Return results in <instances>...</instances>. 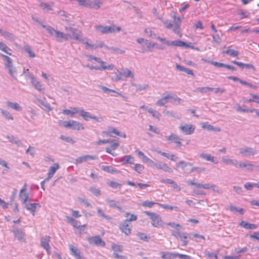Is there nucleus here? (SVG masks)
Listing matches in <instances>:
<instances>
[{"label":"nucleus","instance_id":"1","mask_svg":"<svg viewBox=\"0 0 259 259\" xmlns=\"http://www.w3.org/2000/svg\"><path fill=\"white\" fill-rule=\"evenodd\" d=\"M144 213L150 217L151 225L153 227L155 228L163 227V225L165 223L159 214L147 211H144Z\"/></svg>","mask_w":259,"mask_h":259},{"label":"nucleus","instance_id":"2","mask_svg":"<svg viewBox=\"0 0 259 259\" xmlns=\"http://www.w3.org/2000/svg\"><path fill=\"white\" fill-rule=\"evenodd\" d=\"M173 19L175 22L174 24L172 21L168 20L164 21L163 23L166 28L172 29L175 32L180 33L179 29L181 23V20L180 17H177L175 15L173 16Z\"/></svg>","mask_w":259,"mask_h":259},{"label":"nucleus","instance_id":"3","mask_svg":"<svg viewBox=\"0 0 259 259\" xmlns=\"http://www.w3.org/2000/svg\"><path fill=\"white\" fill-rule=\"evenodd\" d=\"M171 100L174 102L180 103L181 99L177 97H174L172 94L168 93L165 96L157 100L156 104L158 106H164L168 102V100Z\"/></svg>","mask_w":259,"mask_h":259},{"label":"nucleus","instance_id":"4","mask_svg":"<svg viewBox=\"0 0 259 259\" xmlns=\"http://www.w3.org/2000/svg\"><path fill=\"white\" fill-rule=\"evenodd\" d=\"M60 124L66 128H70L74 130L79 131L84 128L82 124L75 120L61 121Z\"/></svg>","mask_w":259,"mask_h":259},{"label":"nucleus","instance_id":"5","mask_svg":"<svg viewBox=\"0 0 259 259\" xmlns=\"http://www.w3.org/2000/svg\"><path fill=\"white\" fill-rule=\"evenodd\" d=\"M102 134L104 135L111 137H116L117 136L121 137L122 138H126V135L124 133H120L117 129L114 128L112 126L108 127V131H103Z\"/></svg>","mask_w":259,"mask_h":259},{"label":"nucleus","instance_id":"6","mask_svg":"<svg viewBox=\"0 0 259 259\" xmlns=\"http://www.w3.org/2000/svg\"><path fill=\"white\" fill-rule=\"evenodd\" d=\"M85 46L87 49L93 50L98 48H101L104 46L103 42L101 41H97L96 44L90 43L87 38L83 39V41H80Z\"/></svg>","mask_w":259,"mask_h":259},{"label":"nucleus","instance_id":"7","mask_svg":"<svg viewBox=\"0 0 259 259\" xmlns=\"http://www.w3.org/2000/svg\"><path fill=\"white\" fill-rule=\"evenodd\" d=\"M111 249L113 251L114 257L117 259H126L125 255H119L118 253L122 251V246L120 245L113 243L111 245Z\"/></svg>","mask_w":259,"mask_h":259},{"label":"nucleus","instance_id":"8","mask_svg":"<svg viewBox=\"0 0 259 259\" xmlns=\"http://www.w3.org/2000/svg\"><path fill=\"white\" fill-rule=\"evenodd\" d=\"M177 167H181L183 171L185 173L189 174L194 171L193 164L191 163L186 162L184 161H181L176 164Z\"/></svg>","mask_w":259,"mask_h":259},{"label":"nucleus","instance_id":"9","mask_svg":"<svg viewBox=\"0 0 259 259\" xmlns=\"http://www.w3.org/2000/svg\"><path fill=\"white\" fill-rule=\"evenodd\" d=\"M179 129L186 135H191L195 131V126L191 124H184L179 126Z\"/></svg>","mask_w":259,"mask_h":259},{"label":"nucleus","instance_id":"10","mask_svg":"<svg viewBox=\"0 0 259 259\" xmlns=\"http://www.w3.org/2000/svg\"><path fill=\"white\" fill-rule=\"evenodd\" d=\"M50 241L51 237L49 236H45L40 238V246L46 250L48 254L51 253Z\"/></svg>","mask_w":259,"mask_h":259},{"label":"nucleus","instance_id":"11","mask_svg":"<svg viewBox=\"0 0 259 259\" xmlns=\"http://www.w3.org/2000/svg\"><path fill=\"white\" fill-rule=\"evenodd\" d=\"M88 240L90 244L92 245H95L102 247H104L105 246V242L103 241L102 239L98 236L90 237L88 239Z\"/></svg>","mask_w":259,"mask_h":259},{"label":"nucleus","instance_id":"12","mask_svg":"<svg viewBox=\"0 0 259 259\" xmlns=\"http://www.w3.org/2000/svg\"><path fill=\"white\" fill-rule=\"evenodd\" d=\"M166 139L167 141L171 143H175L178 147L182 146V139L177 135L171 134L169 136L166 137Z\"/></svg>","mask_w":259,"mask_h":259},{"label":"nucleus","instance_id":"13","mask_svg":"<svg viewBox=\"0 0 259 259\" xmlns=\"http://www.w3.org/2000/svg\"><path fill=\"white\" fill-rule=\"evenodd\" d=\"M121 231L126 235L131 234V225L127 221H124L119 226Z\"/></svg>","mask_w":259,"mask_h":259},{"label":"nucleus","instance_id":"14","mask_svg":"<svg viewBox=\"0 0 259 259\" xmlns=\"http://www.w3.org/2000/svg\"><path fill=\"white\" fill-rule=\"evenodd\" d=\"M97 159V157L94 155H85L82 156H80L77 158L75 160V164H80L83 162H86L87 161L95 160Z\"/></svg>","mask_w":259,"mask_h":259},{"label":"nucleus","instance_id":"15","mask_svg":"<svg viewBox=\"0 0 259 259\" xmlns=\"http://www.w3.org/2000/svg\"><path fill=\"white\" fill-rule=\"evenodd\" d=\"M69 249L70 250L71 254L73 255L76 259H87L81 255L80 251L74 246L72 244L69 245Z\"/></svg>","mask_w":259,"mask_h":259},{"label":"nucleus","instance_id":"16","mask_svg":"<svg viewBox=\"0 0 259 259\" xmlns=\"http://www.w3.org/2000/svg\"><path fill=\"white\" fill-rule=\"evenodd\" d=\"M27 188L26 186L24 185L20 190L19 193V198L22 200L23 203L25 204L28 200L29 196L28 193L26 192Z\"/></svg>","mask_w":259,"mask_h":259},{"label":"nucleus","instance_id":"17","mask_svg":"<svg viewBox=\"0 0 259 259\" xmlns=\"http://www.w3.org/2000/svg\"><path fill=\"white\" fill-rule=\"evenodd\" d=\"M134 160L135 158L134 156L128 155L121 157L119 159V161L121 162L122 165L127 164H134Z\"/></svg>","mask_w":259,"mask_h":259},{"label":"nucleus","instance_id":"18","mask_svg":"<svg viewBox=\"0 0 259 259\" xmlns=\"http://www.w3.org/2000/svg\"><path fill=\"white\" fill-rule=\"evenodd\" d=\"M167 45L168 46H176L180 47L189 48L190 46L184 41L180 40H176L167 42Z\"/></svg>","mask_w":259,"mask_h":259},{"label":"nucleus","instance_id":"19","mask_svg":"<svg viewBox=\"0 0 259 259\" xmlns=\"http://www.w3.org/2000/svg\"><path fill=\"white\" fill-rule=\"evenodd\" d=\"M69 31L71 32V37L79 41H83V39L80 37L81 31L72 28H69Z\"/></svg>","mask_w":259,"mask_h":259},{"label":"nucleus","instance_id":"20","mask_svg":"<svg viewBox=\"0 0 259 259\" xmlns=\"http://www.w3.org/2000/svg\"><path fill=\"white\" fill-rule=\"evenodd\" d=\"M172 235L175 237L178 236L180 240L182 242V245L183 246H186L188 244V236L186 234L179 232L177 234L173 233Z\"/></svg>","mask_w":259,"mask_h":259},{"label":"nucleus","instance_id":"21","mask_svg":"<svg viewBox=\"0 0 259 259\" xmlns=\"http://www.w3.org/2000/svg\"><path fill=\"white\" fill-rule=\"evenodd\" d=\"M154 166L159 169L163 170L165 171L172 172V170L170 168L166 163L163 162H160L159 163H152Z\"/></svg>","mask_w":259,"mask_h":259},{"label":"nucleus","instance_id":"22","mask_svg":"<svg viewBox=\"0 0 259 259\" xmlns=\"http://www.w3.org/2000/svg\"><path fill=\"white\" fill-rule=\"evenodd\" d=\"M59 167L60 166L58 163H55L53 166H51L49 168V172L48 173V177L46 179L49 180L51 179Z\"/></svg>","mask_w":259,"mask_h":259},{"label":"nucleus","instance_id":"23","mask_svg":"<svg viewBox=\"0 0 259 259\" xmlns=\"http://www.w3.org/2000/svg\"><path fill=\"white\" fill-rule=\"evenodd\" d=\"M0 55L6 61L7 63L6 64V66L9 69L10 74L13 75V69L12 67V62L11 59L9 57L3 54H0Z\"/></svg>","mask_w":259,"mask_h":259},{"label":"nucleus","instance_id":"24","mask_svg":"<svg viewBox=\"0 0 259 259\" xmlns=\"http://www.w3.org/2000/svg\"><path fill=\"white\" fill-rule=\"evenodd\" d=\"M228 78L229 79L232 80H233L234 81H238L240 83H241L242 84L246 85L247 86L249 87L250 88H253V89H254L257 88V87L256 85H252L251 83H248V82H247L245 81L239 79V78H238L237 77L230 76H228Z\"/></svg>","mask_w":259,"mask_h":259},{"label":"nucleus","instance_id":"25","mask_svg":"<svg viewBox=\"0 0 259 259\" xmlns=\"http://www.w3.org/2000/svg\"><path fill=\"white\" fill-rule=\"evenodd\" d=\"M78 113H79L80 115L85 120H88L89 119H93L97 121L98 120V117L90 115V113L89 112L85 111L83 110L79 109Z\"/></svg>","mask_w":259,"mask_h":259},{"label":"nucleus","instance_id":"26","mask_svg":"<svg viewBox=\"0 0 259 259\" xmlns=\"http://www.w3.org/2000/svg\"><path fill=\"white\" fill-rule=\"evenodd\" d=\"M55 36L57 40L60 41L67 40L70 37L68 34H65L59 31L56 32Z\"/></svg>","mask_w":259,"mask_h":259},{"label":"nucleus","instance_id":"27","mask_svg":"<svg viewBox=\"0 0 259 259\" xmlns=\"http://www.w3.org/2000/svg\"><path fill=\"white\" fill-rule=\"evenodd\" d=\"M112 144L108 147L106 148V151L108 153L111 154L113 156H115L114 153H112V151L115 150L119 146V144L117 142H111Z\"/></svg>","mask_w":259,"mask_h":259},{"label":"nucleus","instance_id":"28","mask_svg":"<svg viewBox=\"0 0 259 259\" xmlns=\"http://www.w3.org/2000/svg\"><path fill=\"white\" fill-rule=\"evenodd\" d=\"M176 252H161V257L163 259H174L176 258Z\"/></svg>","mask_w":259,"mask_h":259},{"label":"nucleus","instance_id":"29","mask_svg":"<svg viewBox=\"0 0 259 259\" xmlns=\"http://www.w3.org/2000/svg\"><path fill=\"white\" fill-rule=\"evenodd\" d=\"M15 237L20 241H24V233L21 229H16L14 231Z\"/></svg>","mask_w":259,"mask_h":259},{"label":"nucleus","instance_id":"30","mask_svg":"<svg viewBox=\"0 0 259 259\" xmlns=\"http://www.w3.org/2000/svg\"><path fill=\"white\" fill-rule=\"evenodd\" d=\"M79 112V109L77 107H74L71 110L64 109L62 113L67 115L73 116L75 114Z\"/></svg>","mask_w":259,"mask_h":259},{"label":"nucleus","instance_id":"31","mask_svg":"<svg viewBox=\"0 0 259 259\" xmlns=\"http://www.w3.org/2000/svg\"><path fill=\"white\" fill-rule=\"evenodd\" d=\"M102 169L105 171H106L107 172L110 173V174H113V173H116V174H119L120 172V171L117 169H115L113 167L109 166V165H106V166H102Z\"/></svg>","mask_w":259,"mask_h":259},{"label":"nucleus","instance_id":"32","mask_svg":"<svg viewBox=\"0 0 259 259\" xmlns=\"http://www.w3.org/2000/svg\"><path fill=\"white\" fill-rule=\"evenodd\" d=\"M202 127L204 129H206L208 131H214L215 132H220V128L218 127H213L211 125L206 123L203 122L202 123Z\"/></svg>","mask_w":259,"mask_h":259},{"label":"nucleus","instance_id":"33","mask_svg":"<svg viewBox=\"0 0 259 259\" xmlns=\"http://www.w3.org/2000/svg\"><path fill=\"white\" fill-rule=\"evenodd\" d=\"M239 225L246 229H255L257 228L256 225L249 224L243 221L240 223Z\"/></svg>","mask_w":259,"mask_h":259},{"label":"nucleus","instance_id":"34","mask_svg":"<svg viewBox=\"0 0 259 259\" xmlns=\"http://www.w3.org/2000/svg\"><path fill=\"white\" fill-rule=\"evenodd\" d=\"M136 152L137 153L139 157H141L143 161H144L145 162H148L149 163H154V161L150 159V158H149L148 157H147L142 151L139 150H136Z\"/></svg>","mask_w":259,"mask_h":259},{"label":"nucleus","instance_id":"35","mask_svg":"<svg viewBox=\"0 0 259 259\" xmlns=\"http://www.w3.org/2000/svg\"><path fill=\"white\" fill-rule=\"evenodd\" d=\"M37 206H39V205L38 203H30L26 205V208L27 210L31 211L33 215H34L35 209Z\"/></svg>","mask_w":259,"mask_h":259},{"label":"nucleus","instance_id":"36","mask_svg":"<svg viewBox=\"0 0 259 259\" xmlns=\"http://www.w3.org/2000/svg\"><path fill=\"white\" fill-rule=\"evenodd\" d=\"M0 33L5 38L10 39L11 40H14V36L12 33H11L7 31H3L0 29Z\"/></svg>","mask_w":259,"mask_h":259},{"label":"nucleus","instance_id":"37","mask_svg":"<svg viewBox=\"0 0 259 259\" xmlns=\"http://www.w3.org/2000/svg\"><path fill=\"white\" fill-rule=\"evenodd\" d=\"M202 60L206 63L210 64L217 67H225V64H224L222 63H219V62H217L215 61H210V60H206V59H202Z\"/></svg>","mask_w":259,"mask_h":259},{"label":"nucleus","instance_id":"38","mask_svg":"<svg viewBox=\"0 0 259 259\" xmlns=\"http://www.w3.org/2000/svg\"><path fill=\"white\" fill-rule=\"evenodd\" d=\"M200 156L201 158H202L203 159H204L207 161H210L214 163H218V161L215 160L214 157L213 156H212L210 154H201Z\"/></svg>","mask_w":259,"mask_h":259},{"label":"nucleus","instance_id":"39","mask_svg":"<svg viewBox=\"0 0 259 259\" xmlns=\"http://www.w3.org/2000/svg\"><path fill=\"white\" fill-rule=\"evenodd\" d=\"M223 53L228 54L230 56L234 57H237L239 54V53L237 51L230 49V47H228L227 50L223 51Z\"/></svg>","mask_w":259,"mask_h":259},{"label":"nucleus","instance_id":"40","mask_svg":"<svg viewBox=\"0 0 259 259\" xmlns=\"http://www.w3.org/2000/svg\"><path fill=\"white\" fill-rule=\"evenodd\" d=\"M158 206L162 208H164L165 209H168L170 210H175L176 211H178L179 210V208L177 206H173L171 205H169L165 204H162V203H157Z\"/></svg>","mask_w":259,"mask_h":259},{"label":"nucleus","instance_id":"41","mask_svg":"<svg viewBox=\"0 0 259 259\" xmlns=\"http://www.w3.org/2000/svg\"><path fill=\"white\" fill-rule=\"evenodd\" d=\"M0 50L9 55H12L11 53L10 52L11 51V49L3 42H0Z\"/></svg>","mask_w":259,"mask_h":259},{"label":"nucleus","instance_id":"42","mask_svg":"<svg viewBox=\"0 0 259 259\" xmlns=\"http://www.w3.org/2000/svg\"><path fill=\"white\" fill-rule=\"evenodd\" d=\"M7 105L8 107L17 111H19L21 109V107L17 103L8 102H7Z\"/></svg>","mask_w":259,"mask_h":259},{"label":"nucleus","instance_id":"43","mask_svg":"<svg viewBox=\"0 0 259 259\" xmlns=\"http://www.w3.org/2000/svg\"><path fill=\"white\" fill-rule=\"evenodd\" d=\"M148 112L153 117L159 119L161 114L158 111H157L155 109L149 108L148 109Z\"/></svg>","mask_w":259,"mask_h":259},{"label":"nucleus","instance_id":"44","mask_svg":"<svg viewBox=\"0 0 259 259\" xmlns=\"http://www.w3.org/2000/svg\"><path fill=\"white\" fill-rule=\"evenodd\" d=\"M54 6V3L51 2L49 4L45 3H41L40 6L44 9L47 11H51L52 10V7Z\"/></svg>","mask_w":259,"mask_h":259},{"label":"nucleus","instance_id":"45","mask_svg":"<svg viewBox=\"0 0 259 259\" xmlns=\"http://www.w3.org/2000/svg\"><path fill=\"white\" fill-rule=\"evenodd\" d=\"M108 33H114L116 31H119L121 30V28L119 26H115L114 25H111L107 26Z\"/></svg>","mask_w":259,"mask_h":259},{"label":"nucleus","instance_id":"46","mask_svg":"<svg viewBox=\"0 0 259 259\" xmlns=\"http://www.w3.org/2000/svg\"><path fill=\"white\" fill-rule=\"evenodd\" d=\"M125 217L127 218V219L125 221H127V222L135 221L137 220V216L134 214H131L129 212H126L125 213Z\"/></svg>","mask_w":259,"mask_h":259},{"label":"nucleus","instance_id":"47","mask_svg":"<svg viewBox=\"0 0 259 259\" xmlns=\"http://www.w3.org/2000/svg\"><path fill=\"white\" fill-rule=\"evenodd\" d=\"M158 203L146 200L141 203V205L144 207L151 208L155 204H157Z\"/></svg>","mask_w":259,"mask_h":259},{"label":"nucleus","instance_id":"48","mask_svg":"<svg viewBox=\"0 0 259 259\" xmlns=\"http://www.w3.org/2000/svg\"><path fill=\"white\" fill-rule=\"evenodd\" d=\"M95 29L97 31L100 32L103 34H108L107 26H104L101 25H96Z\"/></svg>","mask_w":259,"mask_h":259},{"label":"nucleus","instance_id":"49","mask_svg":"<svg viewBox=\"0 0 259 259\" xmlns=\"http://www.w3.org/2000/svg\"><path fill=\"white\" fill-rule=\"evenodd\" d=\"M145 167L144 165L136 163L134 165V170L139 174H141L144 169Z\"/></svg>","mask_w":259,"mask_h":259},{"label":"nucleus","instance_id":"50","mask_svg":"<svg viewBox=\"0 0 259 259\" xmlns=\"http://www.w3.org/2000/svg\"><path fill=\"white\" fill-rule=\"evenodd\" d=\"M229 209L230 211L233 212H239L241 214H243L244 213V210L242 208H238L233 205H230L229 206Z\"/></svg>","mask_w":259,"mask_h":259},{"label":"nucleus","instance_id":"51","mask_svg":"<svg viewBox=\"0 0 259 259\" xmlns=\"http://www.w3.org/2000/svg\"><path fill=\"white\" fill-rule=\"evenodd\" d=\"M72 226L76 229H83V230H85L86 225H80L79 222L76 220H74L73 224H72Z\"/></svg>","mask_w":259,"mask_h":259},{"label":"nucleus","instance_id":"52","mask_svg":"<svg viewBox=\"0 0 259 259\" xmlns=\"http://www.w3.org/2000/svg\"><path fill=\"white\" fill-rule=\"evenodd\" d=\"M240 152L242 154L246 155H253L254 154V152L253 151V150L251 149L248 148L241 150Z\"/></svg>","mask_w":259,"mask_h":259},{"label":"nucleus","instance_id":"53","mask_svg":"<svg viewBox=\"0 0 259 259\" xmlns=\"http://www.w3.org/2000/svg\"><path fill=\"white\" fill-rule=\"evenodd\" d=\"M32 84L34 85V87H35V88L36 89H37L38 91H40L42 90V88L41 84L40 83V82L38 81L36 79H35L34 78L33 79Z\"/></svg>","mask_w":259,"mask_h":259},{"label":"nucleus","instance_id":"54","mask_svg":"<svg viewBox=\"0 0 259 259\" xmlns=\"http://www.w3.org/2000/svg\"><path fill=\"white\" fill-rule=\"evenodd\" d=\"M108 185L112 188L117 189L121 188V184L115 181H110L108 182Z\"/></svg>","mask_w":259,"mask_h":259},{"label":"nucleus","instance_id":"55","mask_svg":"<svg viewBox=\"0 0 259 259\" xmlns=\"http://www.w3.org/2000/svg\"><path fill=\"white\" fill-rule=\"evenodd\" d=\"M222 161L226 164H231L235 166L238 165V161L236 160L223 158Z\"/></svg>","mask_w":259,"mask_h":259},{"label":"nucleus","instance_id":"56","mask_svg":"<svg viewBox=\"0 0 259 259\" xmlns=\"http://www.w3.org/2000/svg\"><path fill=\"white\" fill-rule=\"evenodd\" d=\"M90 190L94 195H95L97 197L101 195L100 190L95 187H91L90 188Z\"/></svg>","mask_w":259,"mask_h":259},{"label":"nucleus","instance_id":"57","mask_svg":"<svg viewBox=\"0 0 259 259\" xmlns=\"http://www.w3.org/2000/svg\"><path fill=\"white\" fill-rule=\"evenodd\" d=\"M145 45L149 51H151L155 47L156 44L152 41L146 39Z\"/></svg>","mask_w":259,"mask_h":259},{"label":"nucleus","instance_id":"58","mask_svg":"<svg viewBox=\"0 0 259 259\" xmlns=\"http://www.w3.org/2000/svg\"><path fill=\"white\" fill-rule=\"evenodd\" d=\"M24 49L30 57L34 58L35 56V54L32 51L30 47L29 46H25L24 47Z\"/></svg>","mask_w":259,"mask_h":259},{"label":"nucleus","instance_id":"59","mask_svg":"<svg viewBox=\"0 0 259 259\" xmlns=\"http://www.w3.org/2000/svg\"><path fill=\"white\" fill-rule=\"evenodd\" d=\"M197 187L198 188H202L205 189H213L214 185H210L209 184H197Z\"/></svg>","mask_w":259,"mask_h":259},{"label":"nucleus","instance_id":"60","mask_svg":"<svg viewBox=\"0 0 259 259\" xmlns=\"http://www.w3.org/2000/svg\"><path fill=\"white\" fill-rule=\"evenodd\" d=\"M212 40L217 44H219L221 42V38L218 34L212 35Z\"/></svg>","mask_w":259,"mask_h":259},{"label":"nucleus","instance_id":"61","mask_svg":"<svg viewBox=\"0 0 259 259\" xmlns=\"http://www.w3.org/2000/svg\"><path fill=\"white\" fill-rule=\"evenodd\" d=\"M237 110L242 112H253L255 110V109H243L240 105L237 107Z\"/></svg>","mask_w":259,"mask_h":259},{"label":"nucleus","instance_id":"62","mask_svg":"<svg viewBox=\"0 0 259 259\" xmlns=\"http://www.w3.org/2000/svg\"><path fill=\"white\" fill-rule=\"evenodd\" d=\"M3 115L8 119L13 120V117L10 113L6 110H2Z\"/></svg>","mask_w":259,"mask_h":259},{"label":"nucleus","instance_id":"63","mask_svg":"<svg viewBox=\"0 0 259 259\" xmlns=\"http://www.w3.org/2000/svg\"><path fill=\"white\" fill-rule=\"evenodd\" d=\"M138 237L140 238V239L145 241H148L149 239V237L146 234L144 233H137Z\"/></svg>","mask_w":259,"mask_h":259},{"label":"nucleus","instance_id":"64","mask_svg":"<svg viewBox=\"0 0 259 259\" xmlns=\"http://www.w3.org/2000/svg\"><path fill=\"white\" fill-rule=\"evenodd\" d=\"M121 74L125 77H131L132 78H134L133 73L128 69H126Z\"/></svg>","mask_w":259,"mask_h":259}]
</instances>
